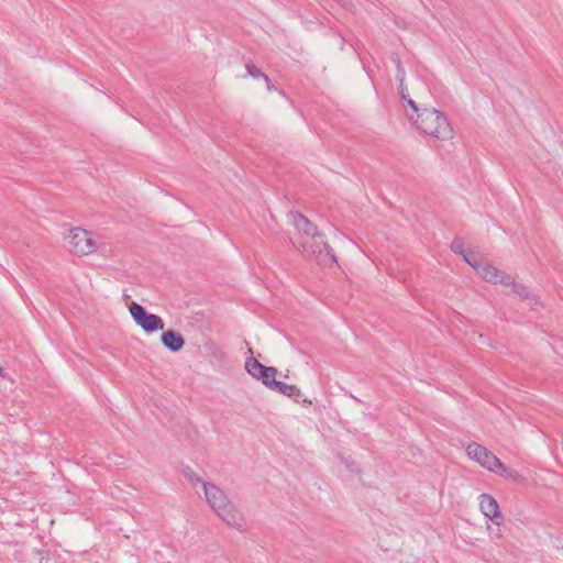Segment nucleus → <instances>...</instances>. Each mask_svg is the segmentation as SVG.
<instances>
[{
  "label": "nucleus",
  "instance_id": "2eb2a0df",
  "mask_svg": "<svg viewBox=\"0 0 563 563\" xmlns=\"http://www.w3.org/2000/svg\"><path fill=\"white\" fill-rule=\"evenodd\" d=\"M508 286L511 288L512 294H516L523 299L530 298V291L525 285L519 284L510 278V284Z\"/></svg>",
  "mask_w": 563,
  "mask_h": 563
},
{
  "label": "nucleus",
  "instance_id": "412c9836",
  "mask_svg": "<svg viewBox=\"0 0 563 563\" xmlns=\"http://www.w3.org/2000/svg\"><path fill=\"white\" fill-rule=\"evenodd\" d=\"M341 462L345 464L346 468L352 473H358L360 468L355 461H353L351 457H345L343 455H340Z\"/></svg>",
  "mask_w": 563,
  "mask_h": 563
},
{
  "label": "nucleus",
  "instance_id": "20e7f679",
  "mask_svg": "<svg viewBox=\"0 0 563 563\" xmlns=\"http://www.w3.org/2000/svg\"><path fill=\"white\" fill-rule=\"evenodd\" d=\"M130 313L134 322L146 333H154L164 329L163 319L157 314L147 312L140 303L132 302Z\"/></svg>",
  "mask_w": 563,
  "mask_h": 563
},
{
  "label": "nucleus",
  "instance_id": "423d86ee",
  "mask_svg": "<svg viewBox=\"0 0 563 563\" xmlns=\"http://www.w3.org/2000/svg\"><path fill=\"white\" fill-rule=\"evenodd\" d=\"M247 373L261 380L266 387L271 389L273 383L276 380L277 369L272 366H265L254 357H249L245 362Z\"/></svg>",
  "mask_w": 563,
  "mask_h": 563
},
{
  "label": "nucleus",
  "instance_id": "9b49d317",
  "mask_svg": "<svg viewBox=\"0 0 563 563\" xmlns=\"http://www.w3.org/2000/svg\"><path fill=\"white\" fill-rule=\"evenodd\" d=\"M218 516L230 527L238 529L239 531H244L246 528V522L244 516L239 511L233 504L224 509L222 514H218Z\"/></svg>",
  "mask_w": 563,
  "mask_h": 563
},
{
  "label": "nucleus",
  "instance_id": "f3484780",
  "mask_svg": "<svg viewBox=\"0 0 563 563\" xmlns=\"http://www.w3.org/2000/svg\"><path fill=\"white\" fill-rule=\"evenodd\" d=\"M246 71H247L249 76H251V77H253L255 79H260V78L265 79V81L267 82L268 89H271L269 78L263 71H261V69H258L255 65L247 63L246 64Z\"/></svg>",
  "mask_w": 563,
  "mask_h": 563
},
{
  "label": "nucleus",
  "instance_id": "1a4fd4ad",
  "mask_svg": "<svg viewBox=\"0 0 563 563\" xmlns=\"http://www.w3.org/2000/svg\"><path fill=\"white\" fill-rule=\"evenodd\" d=\"M479 507L485 517L489 518L493 522L499 525L503 516L500 514L497 500L488 494L479 496Z\"/></svg>",
  "mask_w": 563,
  "mask_h": 563
},
{
  "label": "nucleus",
  "instance_id": "7ed1b4c3",
  "mask_svg": "<svg viewBox=\"0 0 563 563\" xmlns=\"http://www.w3.org/2000/svg\"><path fill=\"white\" fill-rule=\"evenodd\" d=\"M98 242L93 234L81 228L70 230L68 236V249L76 255H87L97 250Z\"/></svg>",
  "mask_w": 563,
  "mask_h": 563
},
{
  "label": "nucleus",
  "instance_id": "f03ea898",
  "mask_svg": "<svg viewBox=\"0 0 563 563\" xmlns=\"http://www.w3.org/2000/svg\"><path fill=\"white\" fill-rule=\"evenodd\" d=\"M294 245L301 250L303 256L314 257L320 264L336 263L333 249L327 243L322 232L320 238L300 239L295 241Z\"/></svg>",
  "mask_w": 563,
  "mask_h": 563
},
{
  "label": "nucleus",
  "instance_id": "4468645a",
  "mask_svg": "<svg viewBox=\"0 0 563 563\" xmlns=\"http://www.w3.org/2000/svg\"><path fill=\"white\" fill-rule=\"evenodd\" d=\"M398 90L404 107H409L411 109V113L417 112L420 107L415 100L410 98L407 87H398Z\"/></svg>",
  "mask_w": 563,
  "mask_h": 563
},
{
  "label": "nucleus",
  "instance_id": "39448f33",
  "mask_svg": "<svg viewBox=\"0 0 563 563\" xmlns=\"http://www.w3.org/2000/svg\"><path fill=\"white\" fill-rule=\"evenodd\" d=\"M467 455L479 463L489 472L497 473L498 467L501 466V461L488 449L479 443L473 442L466 446Z\"/></svg>",
  "mask_w": 563,
  "mask_h": 563
},
{
  "label": "nucleus",
  "instance_id": "0eeeda50",
  "mask_svg": "<svg viewBox=\"0 0 563 563\" xmlns=\"http://www.w3.org/2000/svg\"><path fill=\"white\" fill-rule=\"evenodd\" d=\"M201 486L208 504L217 515L222 514L224 509L232 504L223 490H221L214 484L209 482H201Z\"/></svg>",
  "mask_w": 563,
  "mask_h": 563
},
{
  "label": "nucleus",
  "instance_id": "a211bd4d",
  "mask_svg": "<svg viewBox=\"0 0 563 563\" xmlns=\"http://www.w3.org/2000/svg\"><path fill=\"white\" fill-rule=\"evenodd\" d=\"M183 474L186 477L187 481H189L192 485L201 484V482H205L200 476H198L195 471L189 467L185 466L183 468Z\"/></svg>",
  "mask_w": 563,
  "mask_h": 563
},
{
  "label": "nucleus",
  "instance_id": "9d476101",
  "mask_svg": "<svg viewBox=\"0 0 563 563\" xmlns=\"http://www.w3.org/2000/svg\"><path fill=\"white\" fill-rule=\"evenodd\" d=\"M477 274L486 282L492 284H501L509 285L510 276L506 275L504 272L499 271L495 266L483 263L479 267Z\"/></svg>",
  "mask_w": 563,
  "mask_h": 563
},
{
  "label": "nucleus",
  "instance_id": "aec40b11",
  "mask_svg": "<svg viewBox=\"0 0 563 563\" xmlns=\"http://www.w3.org/2000/svg\"><path fill=\"white\" fill-rule=\"evenodd\" d=\"M451 250L461 256H464L467 252L464 250V242L460 238H455L451 243Z\"/></svg>",
  "mask_w": 563,
  "mask_h": 563
},
{
  "label": "nucleus",
  "instance_id": "f8f14e48",
  "mask_svg": "<svg viewBox=\"0 0 563 563\" xmlns=\"http://www.w3.org/2000/svg\"><path fill=\"white\" fill-rule=\"evenodd\" d=\"M161 342L167 350L174 353L179 352L185 345L183 335L175 330L164 331L161 335Z\"/></svg>",
  "mask_w": 563,
  "mask_h": 563
},
{
  "label": "nucleus",
  "instance_id": "dca6fc26",
  "mask_svg": "<svg viewBox=\"0 0 563 563\" xmlns=\"http://www.w3.org/2000/svg\"><path fill=\"white\" fill-rule=\"evenodd\" d=\"M497 474H499L508 479H512L515 482L521 479V475L517 471L507 467L503 462H501V466L498 467Z\"/></svg>",
  "mask_w": 563,
  "mask_h": 563
},
{
  "label": "nucleus",
  "instance_id": "ddd939ff",
  "mask_svg": "<svg viewBox=\"0 0 563 563\" xmlns=\"http://www.w3.org/2000/svg\"><path fill=\"white\" fill-rule=\"evenodd\" d=\"M272 390L277 391L284 396L292 398L296 402H299L302 398L300 389L294 385H288L284 382L275 380L271 387Z\"/></svg>",
  "mask_w": 563,
  "mask_h": 563
},
{
  "label": "nucleus",
  "instance_id": "6ab92c4d",
  "mask_svg": "<svg viewBox=\"0 0 563 563\" xmlns=\"http://www.w3.org/2000/svg\"><path fill=\"white\" fill-rule=\"evenodd\" d=\"M463 260L468 264L471 265L476 272H478L479 267L483 265V263L477 260V257L475 256V254H473L472 252H467L464 256H463Z\"/></svg>",
  "mask_w": 563,
  "mask_h": 563
},
{
  "label": "nucleus",
  "instance_id": "4be33fe9",
  "mask_svg": "<svg viewBox=\"0 0 563 563\" xmlns=\"http://www.w3.org/2000/svg\"><path fill=\"white\" fill-rule=\"evenodd\" d=\"M405 76H406L405 69L401 66V64L398 63V65H397V74H396V79L399 82L398 87H406V85H405Z\"/></svg>",
  "mask_w": 563,
  "mask_h": 563
},
{
  "label": "nucleus",
  "instance_id": "f257e3e1",
  "mask_svg": "<svg viewBox=\"0 0 563 563\" xmlns=\"http://www.w3.org/2000/svg\"><path fill=\"white\" fill-rule=\"evenodd\" d=\"M410 121L417 129L427 135L438 140H449L453 135V130L443 114V112L433 108H419L417 112H406Z\"/></svg>",
  "mask_w": 563,
  "mask_h": 563
},
{
  "label": "nucleus",
  "instance_id": "6e6552de",
  "mask_svg": "<svg viewBox=\"0 0 563 563\" xmlns=\"http://www.w3.org/2000/svg\"><path fill=\"white\" fill-rule=\"evenodd\" d=\"M292 224L298 231V233L301 235L300 239H308V238H320L321 232L318 230V228L312 223L306 216L302 213H292Z\"/></svg>",
  "mask_w": 563,
  "mask_h": 563
}]
</instances>
